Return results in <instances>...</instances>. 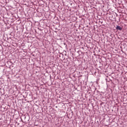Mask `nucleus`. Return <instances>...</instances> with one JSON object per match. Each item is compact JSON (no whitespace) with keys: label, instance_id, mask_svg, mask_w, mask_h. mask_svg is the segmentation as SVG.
Masks as SVG:
<instances>
[{"label":"nucleus","instance_id":"obj_1","mask_svg":"<svg viewBox=\"0 0 127 127\" xmlns=\"http://www.w3.org/2000/svg\"><path fill=\"white\" fill-rule=\"evenodd\" d=\"M116 29L117 30H123V28L120 26H117L116 27Z\"/></svg>","mask_w":127,"mask_h":127},{"label":"nucleus","instance_id":"obj_2","mask_svg":"<svg viewBox=\"0 0 127 127\" xmlns=\"http://www.w3.org/2000/svg\"><path fill=\"white\" fill-rule=\"evenodd\" d=\"M22 119H24V120L25 122H26V116H25V115H23L22 116Z\"/></svg>","mask_w":127,"mask_h":127}]
</instances>
